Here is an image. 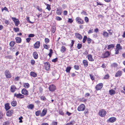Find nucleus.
Listing matches in <instances>:
<instances>
[{"label": "nucleus", "instance_id": "14", "mask_svg": "<svg viewBox=\"0 0 125 125\" xmlns=\"http://www.w3.org/2000/svg\"><path fill=\"white\" fill-rule=\"evenodd\" d=\"M110 55L109 52L108 51H107L103 54V58H104L107 57H108Z\"/></svg>", "mask_w": 125, "mask_h": 125}, {"label": "nucleus", "instance_id": "3", "mask_svg": "<svg viewBox=\"0 0 125 125\" xmlns=\"http://www.w3.org/2000/svg\"><path fill=\"white\" fill-rule=\"evenodd\" d=\"M14 96L16 97L17 98L19 99H22L24 98V95H22L20 93L18 94H17L16 93H15Z\"/></svg>", "mask_w": 125, "mask_h": 125}, {"label": "nucleus", "instance_id": "17", "mask_svg": "<svg viewBox=\"0 0 125 125\" xmlns=\"http://www.w3.org/2000/svg\"><path fill=\"white\" fill-rule=\"evenodd\" d=\"M47 112V110L44 109L43 110L41 113L40 114V116L42 117L44 116L46 114Z\"/></svg>", "mask_w": 125, "mask_h": 125}, {"label": "nucleus", "instance_id": "31", "mask_svg": "<svg viewBox=\"0 0 125 125\" xmlns=\"http://www.w3.org/2000/svg\"><path fill=\"white\" fill-rule=\"evenodd\" d=\"M12 114V112L10 111H8L6 113V115L8 116H10Z\"/></svg>", "mask_w": 125, "mask_h": 125}, {"label": "nucleus", "instance_id": "25", "mask_svg": "<svg viewBox=\"0 0 125 125\" xmlns=\"http://www.w3.org/2000/svg\"><path fill=\"white\" fill-rule=\"evenodd\" d=\"M83 63L85 67H87L88 65V63L87 61L85 60H83Z\"/></svg>", "mask_w": 125, "mask_h": 125}, {"label": "nucleus", "instance_id": "48", "mask_svg": "<svg viewBox=\"0 0 125 125\" xmlns=\"http://www.w3.org/2000/svg\"><path fill=\"white\" fill-rule=\"evenodd\" d=\"M43 46L44 48L46 49H48L49 48V46H48L47 45L45 44L43 45Z\"/></svg>", "mask_w": 125, "mask_h": 125}, {"label": "nucleus", "instance_id": "19", "mask_svg": "<svg viewBox=\"0 0 125 125\" xmlns=\"http://www.w3.org/2000/svg\"><path fill=\"white\" fill-rule=\"evenodd\" d=\"M33 55L34 58L35 59H37L38 57V55L37 53L35 52H33Z\"/></svg>", "mask_w": 125, "mask_h": 125}, {"label": "nucleus", "instance_id": "32", "mask_svg": "<svg viewBox=\"0 0 125 125\" xmlns=\"http://www.w3.org/2000/svg\"><path fill=\"white\" fill-rule=\"evenodd\" d=\"M66 50V48L64 46H63L61 48V51L62 52H64Z\"/></svg>", "mask_w": 125, "mask_h": 125}, {"label": "nucleus", "instance_id": "40", "mask_svg": "<svg viewBox=\"0 0 125 125\" xmlns=\"http://www.w3.org/2000/svg\"><path fill=\"white\" fill-rule=\"evenodd\" d=\"M47 6L46 9H47L49 11L50 10L51 8L50 7V5L48 4H47Z\"/></svg>", "mask_w": 125, "mask_h": 125}, {"label": "nucleus", "instance_id": "56", "mask_svg": "<svg viewBox=\"0 0 125 125\" xmlns=\"http://www.w3.org/2000/svg\"><path fill=\"white\" fill-rule=\"evenodd\" d=\"M27 21L29 22L30 23H32L33 22L31 21H30V20H29V17H27Z\"/></svg>", "mask_w": 125, "mask_h": 125}, {"label": "nucleus", "instance_id": "6", "mask_svg": "<svg viewBox=\"0 0 125 125\" xmlns=\"http://www.w3.org/2000/svg\"><path fill=\"white\" fill-rule=\"evenodd\" d=\"M45 69L47 71L49 70L50 65L49 63V62H47L45 63Z\"/></svg>", "mask_w": 125, "mask_h": 125}, {"label": "nucleus", "instance_id": "45", "mask_svg": "<svg viewBox=\"0 0 125 125\" xmlns=\"http://www.w3.org/2000/svg\"><path fill=\"white\" fill-rule=\"evenodd\" d=\"M45 42L46 43H47L49 42V39L47 38H45Z\"/></svg>", "mask_w": 125, "mask_h": 125}, {"label": "nucleus", "instance_id": "2", "mask_svg": "<svg viewBox=\"0 0 125 125\" xmlns=\"http://www.w3.org/2000/svg\"><path fill=\"white\" fill-rule=\"evenodd\" d=\"M99 114L101 117L104 116L106 115L105 112L103 109L101 110L100 111Z\"/></svg>", "mask_w": 125, "mask_h": 125}, {"label": "nucleus", "instance_id": "9", "mask_svg": "<svg viewBox=\"0 0 125 125\" xmlns=\"http://www.w3.org/2000/svg\"><path fill=\"white\" fill-rule=\"evenodd\" d=\"M12 19L15 23V25L16 26H17L19 24V20L18 19H17L15 18L12 17Z\"/></svg>", "mask_w": 125, "mask_h": 125}, {"label": "nucleus", "instance_id": "30", "mask_svg": "<svg viewBox=\"0 0 125 125\" xmlns=\"http://www.w3.org/2000/svg\"><path fill=\"white\" fill-rule=\"evenodd\" d=\"M11 104L13 106H15L16 105L17 103L16 101H13L11 102Z\"/></svg>", "mask_w": 125, "mask_h": 125}, {"label": "nucleus", "instance_id": "54", "mask_svg": "<svg viewBox=\"0 0 125 125\" xmlns=\"http://www.w3.org/2000/svg\"><path fill=\"white\" fill-rule=\"evenodd\" d=\"M14 30L16 32H17L19 31V29L18 28H14Z\"/></svg>", "mask_w": 125, "mask_h": 125}, {"label": "nucleus", "instance_id": "57", "mask_svg": "<svg viewBox=\"0 0 125 125\" xmlns=\"http://www.w3.org/2000/svg\"><path fill=\"white\" fill-rule=\"evenodd\" d=\"M90 77L91 79L92 80H94V76L93 75H92V74H90Z\"/></svg>", "mask_w": 125, "mask_h": 125}, {"label": "nucleus", "instance_id": "23", "mask_svg": "<svg viewBox=\"0 0 125 125\" xmlns=\"http://www.w3.org/2000/svg\"><path fill=\"white\" fill-rule=\"evenodd\" d=\"M30 75L31 76L33 77H36L37 76V74L36 73L32 72L30 73Z\"/></svg>", "mask_w": 125, "mask_h": 125}, {"label": "nucleus", "instance_id": "46", "mask_svg": "<svg viewBox=\"0 0 125 125\" xmlns=\"http://www.w3.org/2000/svg\"><path fill=\"white\" fill-rule=\"evenodd\" d=\"M41 113V111H38L36 112V115L37 116H38L39 115V114Z\"/></svg>", "mask_w": 125, "mask_h": 125}, {"label": "nucleus", "instance_id": "10", "mask_svg": "<svg viewBox=\"0 0 125 125\" xmlns=\"http://www.w3.org/2000/svg\"><path fill=\"white\" fill-rule=\"evenodd\" d=\"M49 89L50 91H54L56 89L55 86L53 85H50L49 88Z\"/></svg>", "mask_w": 125, "mask_h": 125}, {"label": "nucleus", "instance_id": "29", "mask_svg": "<svg viewBox=\"0 0 125 125\" xmlns=\"http://www.w3.org/2000/svg\"><path fill=\"white\" fill-rule=\"evenodd\" d=\"M104 36L105 37H107L108 36V33L106 31H104L103 33Z\"/></svg>", "mask_w": 125, "mask_h": 125}, {"label": "nucleus", "instance_id": "27", "mask_svg": "<svg viewBox=\"0 0 125 125\" xmlns=\"http://www.w3.org/2000/svg\"><path fill=\"white\" fill-rule=\"evenodd\" d=\"M111 66L112 68H116L118 66V65L116 63H114L111 64Z\"/></svg>", "mask_w": 125, "mask_h": 125}, {"label": "nucleus", "instance_id": "60", "mask_svg": "<svg viewBox=\"0 0 125 125\" xmlns=\"http://www.w3.org/2000/svg\"><path fill=\"white\" fill-rule=\"evenodd\" d=\"M3 10H5L7 11H8V9L6 7H4L2 9V11H3Z\"/></svg>", "mask_w": 125, "mask_h": 125}, {"label": "nucleus", "instance_id": "15", "mask_svg": "<svg viewBox=\"0 0 125 125\" xmlns=\"http://www.w3.org/2000/svg\"><path fill=\"white\" fill-rule=\"evenodd\" d=\"M62 12L61 8H58L56 10V13L58 15H61Z\"/></svg>", "mask_w": 125, "mask_h": 125}, {"label": "nucleus", "instance_id": "33", "mask_svg": "<svg viewBox=\"0 0 125 125\" xmlns=\"http://www.w3.org/2000/svg\"><path fill=\"white\" fill-rule=\"evenodd\" d=\"M24 87L26 88H28L29 87V84L28 83H25L24 84Z\"/></svg>", "mask_w": 125, "mask_h": 125}, {"label": "nucleus", "instance_id": "44", "mask_svg": "<svg viewBox=\"0 0 125 125\" xmlns=\"http://www.w3.org/2000/svg\"><path fill=\"white\" fill-rule=\"evenodd\" d=\"M92 41V40L89 38H87V42L88 44L90 43Z\"/></svg>", "mask_w": 125, "mask_h": 125}, {"label": "nucleus", "instance_id": "41", "mask_svg": "<svg viewBox=\"0 0 125 125\" xmlns=\"http://www.w3.org/2000/svg\"><path fill=\"white\" fill-rule=\"evenodd\" d=\"M10 123L9 121H6L5 122H4L3 124V125H9Z\"/></svg>", "mask_w": 125, "mask_h": 125}, {"label": "nucleus", "instance_id": "21", "mask_svg": "<svg viewBox=\"0 0 125 125\" xmlns=\"http://www.w3.org/2000/svg\"><path fill=\"white\" fill-rule=\"evenodd\" d=\"M88 58L89 60L91 61H94V59L92 58V56L91 55H88Z\"/></svg>", "mask_w": 125, "mask_h": 125}, {"label": "nucleus", "instance_id": "47", "mask_svg": "<svg viewBox=\"0 0 125 125\" xmlns=\"http://www.w3.org/2000/svg\"><path fill=\"white\" fill-rule=\"evenodd\" d=\"M109 77V75L108 74H107L105 75L104 77V79H107Z\"/></svg>", "mask_w": 125, "mask_h": 125}, {"label": "nucleus", "instance_id": "13", "mask_svg": "<svg viewBox=\"0 0 125 125\" xmlns=\"http://www.w3.org/2000/svg\"><path fill=\"white\" fill-rule=\"evenodd\" d=\"M16 89H17V88L14 85H13L11 86L10 88V91L12 92H14Z\"/></svg>", "mask_w": 125, "mask_h": 125}, {"label": "nucleus", "instance_id": "12", "mask_svg": "<svg viewBox=\"0 0 125 125\" xmlns=\"http://www.w3.org/2000/svg\"><path fill=\"white\" fill-rule=\"evenodd\" d=\"M116 118L115 117H112L109 119L108 121L111 123H113L116 120Z\"/></svg>", "mask_w": 125, "mask_h": 125}, {"label": "nucleus", "instance_id": "52", "mask_svg": "<svg viewBox=\"0 0 125 125\" xmlns=\"http://www.w3.org/2000/svg\"><path fill=\"white\" fill-rule=\"evenodd\" d=\"M52 32L53 33H54L55 31V28L54 27H52Z\"/></svg>", "mask_w": 125, "mask_h": 125}, {"label": "nucleus", "instance_id": "38", "mask_svg": "<svg viewBox=\"0 0 125 125\" xmlns=\"http://www.w3.org/2000/svg\"><path fill=\"white\" fill-rule=\"evenodd\" d=\"M87 39V36H84V37L83 38V43H84L85 41H86Z\"/></svg>", "mask_w": 125, "mask_h": 125}, {"label": "nucleus", "instance_id": "24", "mask_svg": "<svg viewBox=\"0 0 125 125\" xmlns=\"http://www.w3.org/2000/svg\"><path fill=\"white\" fill-rule=\"evenodd\" d=\"M5 107L6 110H8L10 108V107L9 106V104L7 103L5 104Z\"/></svg>", "mask_w": 125, "mask_h": 125}, {"label": "nucleus", "instance_id": "22", "mask_svg": "<svg viewBox=\"0 0 125 125\" xmlns=\"http://www.w3.org/2000/svg\"><path fill=\"white\" fill-rule=\"evenodd\" d=\"M109 93L111 95H113L115 93V91L113 89H111L109 91Z\"/></svg>", "mask_w": 125, "mask_h": 125}, {"label": "nucleus", "instance_id": "62", "mask_svg": "<svg viewBox=\"0 0 125 125\" xmlns=\"http://www.w3.org/2000/svg\"><path fill=\"white\" fill-rule=\"evenodd\" d=\"M57 58H55L54 59H53L52 60V62H55L57 61Z\"/></svg>", "mask_w": 125, "mask_h": 125}, {"label": "nucleus", "instance_id": "4", "mask_svg": "<svg viewBox=\"0 0 125 125\" xmlns=\"http://www.w3.org/2000/svg\"><path fill=\"white\" fill-rule=\"evenodd\" d=\"M5 75L6 77L7 78H10L11 77L10 72L9 70H6L5 72Z\"/></svg>", "mask_w": 125, "mask_h": 125}, {"label": "nucleus", "instance_id": "28", "mask_svg": "<svg viewBox=\"0 0 125 125\" xmlns=\"http://www.w3.org/2000/svg\"><path fill=\"white\" fill-rule=\"evenodd\" d=\"M116 47V49L119 50H121L122 48V47L121 46L120 44H117Z\"/></svg>", "mask_w": 125, "mask_h": 125}, {"label": "nucleus", "instance_id": "39", "mask_svg": "<svg viewBox=\"0 0 125 125\" xmlns=\"http://www.w3.org/2000/svg\"><path fill=\"white\" fill-rule=\"evenodd\" d=\"M82 45L81 44L78 43L77 44V48L78 49H80L82 47Z\"/></svg>", "mask_w": 125, "mask_h": 125}, {"label": "nucleus", "instance_id": "35", "mask_svg": "<svg viewBox=\"0 0 125 125\" xmlns=\"http://www.w3.org/2000/svg\"><path fill=\"white\" fill-rule=\"evenodd\" d=\"M71 68V67H68L66 68L65 71L69 73V72Z\"/></svg>", "mask_w": 125, "mask_h": 125}, {"label": "nucleus", "instance_id": "37", "mask_svg": "<svg viewBox=\"0 0 125 125\" xmlns=\"http://www.w3.org/2000/svg\"><path fill=\"white\" fill-rule=\"evenodd\" d=\"M75 122L74 121H72L70 122L69 123H68L66 124V125H73V124Z\"/></svg>", "mask_w": 125, "mask_h": 125}, {"label": "nucleus", "instance_id": "51", "mask_svg": "<svg viewBox=\"0 0 125 125\" xmlns=\"http://www.w3.org/2000/svg\"><path fill=\"white\" fill-rule=\"evenodd\" d=\"M107 31L109 32V33L110 35L112 34L113 33V31L111 30H108Z\"/></svg>", "mask_w": 125, "mask_h": 125}, {"label": "nucleus", "instance_id": "5", "mask_svg": "<svg viewBox=\"0 0 125 125\" xmlns=\"http://www.w3.org/2000/svg\"><path fill=\"white\" fill-rule=\"evenodd\" d=\"M75 20L76 22L79 24H82L83 23V20L79 17H77Z\"/></svg>", "mask_w": 125, "mask_h": 125}, {"label": "nucleus", "instance_id": "16", "mask_svg": "<svg viewBox=\"0 0 125 125\" xmlns=\"http://www.w3.org/2000/svg\"><path fill=\"white\" fill-rule=\"evenodd\" d=\"M75 35L76 37L79 40H81L82 39V36L79 33H75Z\"/></svg>", "mask_w": 125, "mask_h": 125}, {"label": "nucleus", "instance_id": "58", "mask_svg": "<svg viewBox=\"0 0 125 125\" xmlns=\"http://www.w3.org/2000/svg\"><path fill=\"white\" fill-rule=\"evenodd\" d=\"M57 122H53L52 123L51 125H57Z\"/></svg>", "mask_w": 125, "mask_h": 125}, {"label": "nucleus", "instance_id": "53", "mask_svg": "<svg viewBox=\"0 0 125 125\" xmlns=\"http://www.w3.org/2000/svg\"><path fill=\"white\" fill-rule=\"evenodd\" d=\"M74 69L76 70H78L79 69V67L77 65H75L74 66Z\"/></svg>", "mask_w": 125, "mask_h": 125}, {"label": "nucleus", "instance_id": "11", "mask_svg": "<svg viewBox=\"0 0 125 125\" xmlns=\"http://www.w3.org/2000/svg\"><path fill=\"white\" fill-rule=\"evenodd\" d=\"M21 93L22 94L25 95H27L28 94V91L25 88H24L22 90Z\"/></svg>", "mask_w": 125, "mask_h": 125}, {"label": "nucleus", "instance_id": "1", "mask_svg": "<svg viewBox=\"0 0 125 125\" xmlns=\"http://www.w3.org/2000/svg\"><path fill=\"white\" fill-rule=\"evenodd\" d=\"M85 106L83 104H82L80 105L77 109V110L79 111H83L85 109Z\"/></svg>", "mask_w": 125, "mask_h": 125}, {"label": "nucleus", "instance_id": "26", "mask_svg": "<svg viewBox=\"0 0 125 125\" xmlns=\"http://www.w3.org/2000/svg\"><path fill=\"white\" fill-rule=\"evenodd\" d=\"M34 107L33 104H30L27 106V107L30 109H32Z\"/></svg>", "mask_w": 125, "mask_h": 125}, {"label": "nucleus", "instance_id": "20", "mask_svg": "<svg viewBox=\"0 0 125 125\" xmlns=\"http://www.w3.org/2000/svg\"><path fill=\"white\" fill-rule=\"evenodd\" d=\"M16 42L17 43H20L21 42V39L20 37H18L15 38Z\"/></svg>", "mask_w": 125, "mask_h": 125}, {"label": "nucleus", "instance_id": "59", "mask_svg": "<svg viewBox=\"0 0 125 125\" xmlns=\"http://www.w3.org/2000/svg\"><path fill=\"white\" fill-rule=\"evenodd\" d=\"M81 13L82 14H83L85 15H87V13L86 12H85L84 11H83L81 12Z\"/></svg>", "mask_w": 125, "mask_h": 125}, {"label": "nucleus", "instance_id": "8", "mask_svg": "<svg viewBox=\"0 0 125 125\" xmlns=\"http://www.w3.org/2000/svg\"><path fill=\"white\" fill-rule=\"evenodd\" d=\"M40 43L39 41H37L34 45V48L36 49L39 48L40 46Z\"/></svg>", "mask_w": 125, "mask_h": 125}, {"label": "nucleus", "instance_id": "64", "mask_svg": "<svg viewBox=\"0 0 125 125\" xmlns=\"http://www.w3.org/2000/svg\"><path fill=\"white\" fill-rule=\"evenodd\" d=\"M20 79V77H17L15 78L14 79V80L16 81H17L19 80Z\"/></svg>", "mask_w": 125, "mask_h": 125}, {"label": "nucleus", "instance_id": "61", "mask_svg": "<svg viewBox=\"0 0 125 125\" xmlns=\"http://www.w3.org/2000/svg\"><path fill=\"white\" fill-rule=\"evenodd\" d=\"M34 35L33 34H30L28 36L29 37H34Z\"/></svg>", "mask_w": 125, "mask_h": 125}, {"label": "nucleus", "instance_id": "55", "mask_svg": "<svg viewBox=\"0 0 125 125\" xmlns=\"http://www.w3.org/2000/svg\"><path fill=\"white\" fill-rule=\"evenodd\" d=\"M56 19L57 21H61L62 20V19L61 18L59 17H56Z\"/></svg>", "mask_w": 125, "mask_h": 125}, {"label": "nucleus", "instance_id": "63", "mask_svg": "<svg viewBox=\"0 0 125 125\" xmlns=\"http://www.w3.org/2000/svg\"><path fill=\"white\" fill-rule=\"evenodd\" d=\"M39 92L40 93H42V92L43 89L41 87H40L39 89Z\"/></svg>", "mask_w": 125, "mask_h": 125}, {"label": "nucleus", "instance_id": "7", "mask_svg": "<svg viewBox=\"0 0 125 125\" xmlns=\"http://www.w3.org/2000/svg\"><path fill=\"white\" fill-rule=\"evenodd\" d=\"M103 84L102 83H100L97 84L95 87L97 90L100 89L103 87Z\"/></svg>", "mask_w": 125, "mask_h": 125}, {"label": "nucleus", "instance_id": "50", "mask_svg": "<svg viewBox=\"0 0 125 125\" xmlns=\"http://www.w3.org/2000/svg\"><path fill=\"white\" fill-rule=\"evenodd\" d=\"M85 21L86 22H88L89 21V19L87 17H85L84 18Z\"/></svg>", "mask_w": 125, "mask_h": 125}, {"label": "nucleus", "instance_id": "34", "mask_svg": "<svg viewBox=\"0 0 125 125\" xmlns=\"http://www.w3.org/2000/svg\"><path fill=\"white\" fill-rule=\"evenodd\" d=\"M114 47V45L113 44L109 45H108L107 49H109L111 48H113Z\"/></svg>", "mask_w": 125, "mask_h": 125}, {"label": "nucleus", "instance_id": "42", "mask_svg": "<svg viewBox=\"0 0 125 125\" xmlns=\"http://www.w3.org/2000/svg\"><path fill=\"white\" fill-rule=\"evenodd\" d=\"M5 58L7 59H11L12 58V57L11 56L8 55L6 56H5Z\"/></svg>", "mask_w": 125, "mask_h": 125}, {"label": "nucleus", "instance_id": "36", "mask_svg": "<svg viewBox=\"0 0 125 125\" xmlns=\"http://www.w3.org/2000/svg\"><path fill=\"white\" fill-rule=\"evenodd\" d=\"M15 44V42L14 41H11L10 43V45L11 47L13 46Z\"/></svg>", "mask_w": 125, "mask_h": 125}, {"label": "nucleus", "instance_id": "18", "mask_svg": "<svg viewBox=\"0 0 125 125\" xmlns=\"http://www.w3.org/2000/svg\"><path fill=\"white\" fill-rule=\"evenodd\" d=\"M122 74L121 71H118L116 73L115 76V77L120 76Z\"/></svg>", "mask_w": 125, "mask_h": 125}, {"label": "nucleus", "instance_id": "43", "mask_svg": "<svg viewBox=\"0 0 125 125\" xmlns=\"http://www.w3.org/2000/svg\"><path fill=\"white\" fill-rule=\"evenodd\" d=\"M40 98L42 100L45 101L46 100V98L44 96H42L40 97Z\"/></svg>", "mask_w": 125, "mask_h": 125}, {"label": "nucleus", "instance_id": "49", "mask_svg": "<svg viewBox=\"0 0 125 125\" xmlns=\"http://www.w3.org/2000/svg\"><path fill=\"white\" fill-rule=\"evenodd\" d=\"M35 63V61L33 60H32L31 61V63L32 65H34Z\"/></svg>", "mask_w": 125, "mask_h": 125}]
</instances>
